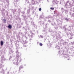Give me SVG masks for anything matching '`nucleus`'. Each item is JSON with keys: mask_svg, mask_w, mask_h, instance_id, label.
<instances>
[{"mask_svg": "<svg viewBox=\"0 0 74 74\" xmlns=\"http://www.w3.org/2000/svg\"><path fill=\"white\" fill-rule=\"evenodd\" d=\"M3 44H4V43L3 42V41H1V46H2V45H3Z\"/></svg>", "mask_w": 74, "mask_h": 74, "instance_id": "2", "label": "nucleus"}, {"mask_svg": "<svg viewBox=\"0 0 74 74\" xmlns=\"http://www.w3.org/2000/svg\"><path fill=\"white\" fill-rule=\"evenodd\" d=\"M3 21H5L6 20L5 19H3Z\"/></svg>", "mask_w": 74, "mask_h": 74, "instance_id": "8", "label": "nucleus"}, {"mask_svg": "<svg viewBox=\"0 0 74 74\" xmlns=\"http://www.w3.org/2000/svg\"><path fill=\"white\" fill-rule=\"evenodd\" d=\"M8 28H9V29H11L12 28V25H9L8 26Z\"/></svg>", "mask_w": 74, "mask_h": 74, "instance_id": "1", "label": "nucleus"}, {"mask_svg": "<svg viewBox=\"0 0 74 74\" xmlns=\"http://www.w3.org/2000/svg\"><path fill=\"white\" fill-rule=\"evenodd\" d=\"M65 20H66V21H69V19H67V18H66Z\"/></svg>", "mask_w": 74, "mask_h": 74, "instance_id": "6", "label": "nucleus"}, {"mask_svg": "<svg viewBox=\"0 0 74 74\" xmlns=\"http://www.w3.org/2000/svg\"><path fill=\"white\" fill-rule=\"evenodd\" d=\"M39 11H41V8H40L39 9Z\"/></svg>", "mask_w": 74, "mask_h": 74, "instance_id": "5", "label": "nucleus"}, {"mask_svg": "<svg viewBox=\"0 0 74 74\" xmlns=\"http://www.w3.org/2000/svg\"><path fill=\"white\" fill-rule=\"evenodd\" d=\"M16 65H18V62H16Z\"/></svg>", "mask_w": 74, "mask_h": 74, "instance_id": "7", "label": "nucleus"}, {"mask_svg": "<svg viewBox=\"0 0 74 74\" xmlns=\"http://www.w3.org/2000/svg\"><path fill=\"white\" fill-rule=\"evenodd\" d=\"M39 45H40V46H42V43H39Z\"/></svg>", "mask_w": 74, "mask_h": 74, "instance_id": "3", "label": "nucleus"}, {"mask_svg": "<svg viewBox=\"0 0 74 74\" xmlns=\"http://www.w3.org/2000/svg\"><path fill=\"white\" fill-rule=\"evenodd\" d=\"M50 9H51V10H54V8L51 7V8H50Z\"/></svg>", "mask_w": 74, "mask_h": 74, "instance_id": "4", "label": "nucleus"}, {"mask_svg": "<svg viewBox=\"0 0 74 74\" xmlns=\"http://www.w3.org/2000/svg\"><path fill=\"white\" fill-rule=\"evenodd\" d=\"M67 60H69L70 59H68Z\"/></svg>", "mask_w": 74, "mask_h": 74, "instance_id": "9", "label": "nucleus"}]
</instances>
